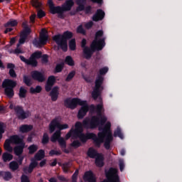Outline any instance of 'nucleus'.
I'll return each mask as SVG.
<instances>
[{
    "mask_svg": "<svg viewBox=\"0 0 182 182\" xmlns=\"http://www.w3.org/2000/svg\"><path fill=\"white\" fill-rule=\"evenodd\" d=\"M100 104L97 105H92L89 107L87 102L82 100L79 98L67 99L65 101V105L70 109H75L76 106H82L78 111V119H83L86 114L89 112L91 114L97 113V116H92L91 119L85 118L82 124V122H76L75 129L72 128L70 132L65 135V140H68L70 137L73 139H80V140L85 143L92 139L97 146H100L104 143L105 148L107 150L110 149V142L113 140V135L110 130L112 124L109 122L106 123L107 118L102 114L103 110V104L102 103V98H98ZM105 123H106L105 124Z\"/></svg>",
    "mask_w": 182,
    "mask_h": 182,
    "instance_id": "nucleus-1",
    "label": "nucleus"
},
{
    "mask_svg": "<svg viewBox=\"0 0 182 182\" xmlns=\"http://www.w3.org/2000/svg\"><path fill=\"white\" fill-rule=\"evenodd\" d=\"M103 36V31H99L96 33L95 39L91 44L90 48L86 46V39L82 41L81 46L83 48V53L85 59H90L95 50H102L105 46V38H100Z\"/></svg>",
    "mask_w": 182,
    "mask_h": 182,
    "instance_id": "nucleus-2",
    "label": "nucleus"
},
{
    "mask_svg": "<svg viewBox=\"0 0 182 182\" xmlns=\"http://www.w3.org/2000/svg\"><path fill=\"white\" fill-rule=\"evenodd\" d=\"M11 143L18 144V146L14 147V153L16 156H21L23 151V149H25V142H23V140L16 135L12 136L9 139L6 140L4 149L7 151H9V153L14 151V148L11 146Z\"/></svg>",
    "mask_w": 182,
    "mask_h": 182,
    "instance_id": "nucleus-3",
    "label": "nucleus"
},
{
    "mask_svg": "<svg viewBox=\"0 0 182 182\" xmlns=\"http://www.w3.org/2000/svg\"><path fill=\"white\" fill-rule=\"evenodd\" d=\"M108 71L109 68H107V67H105L100 70V75L97 77L95 87L92 93V96L95 100L100 96V93H102V90H103V86H102V85H103L104 78L102 75H106Z\"/></svg>",
    "mask_w": 182,
    "mask_h": 182,
    "instance_id": "nucleus-4",
    "label": "nucleus"
},
{
    "mask_svg": "<svg viewBox=\"0 0 182 182\" xmlns=\"http://www.w3.org/2000/svg\"><path fill=\"white\" fill-rule=\"evenodd\" d=\"M48 4L51 14H59L60 18H62V14H63V12H65V11H70L74 5L73 0L66 1L65 3L62 6V7L55 6L52 0H48Z\"/></svg>",
    "mask_w": 182,
    "mask_h": 182,
    "instance_id": "nucleus-5",
    "label": "nucleus"
},
{
    "mask_svg": "<svg viewBox=\"0 0 182 182\" xmlns=\"http://www.w3.org/2000/svg\"><path fill=\"white\" fill-rule=\"evenodd\" d=\"M73 35L71 32L66 31L63 35L58 34L53 37L59 48H61L64 52L68 50V39H70Z\"/></svg>",
    "mask_w": 182,
    "mask_h": 182,
    "instance_id": "nucleus-6",
    "label": "nucleus"
},
{
    "mask_svg": "<svg viewBox=\"0 0 182 182\" xmlns=\"http://www.w3.org/2000/svg\"><path fill=\"white\" fill-rule=\"evenodd\" d=\"M45 157V151L44 150H39L38 153L35 155V159H31V163L28 168H24V173H32L33 169L36 166H38V161L36 160L41 161L42 159Z\"/></svg>",
    "mask_w": 182,
    "mask_h": 182,
    "instance_id": "nucleus-7",
    "label": "nucleus"
},
{
    "mask_svg": "<svg viewBox=\"0 0 182 182\" xmlns=\"http://www.w3.org/2000/svg\"><path fill=\"white\" fill-rule=\"evenodd\" d=\"M3 87L5 88V94L8 97H14V87L16 86V82L11 80H5L2 83Z\"/></svg>",
    "mask_w": 182,
    "mask_h": 182,
    "instance_id": "nucleus-8",
    "label": "nucleus"
},
{
    "mask_svg": "<svg viewBox=\"0 0 182 182\" xmlns=\"http://www.w3.org/2000/svg\"><path fill=\"white\" fill-rule=\"evenodd\" d=\"M48 42V31L46 29H42L40 33L39 40L35 39L33 41V45L36 48H41V46H43V45H46Z\"/></svg>",
    "mask_w": 182,
    "mask_h": 182,
    "instance_id": "nucleus-9",
    "label": "nucleus"
},
{
    "mask_svg": "<svg viewBox=\"0 0 182 182\" xmlns=\"http://www.w3.org/2000/svg\"><path fill=\"white\" fill-rule=\"evenodd\" d=\"M87 154L89 157H91V159H95V157L96 158L95 164L97 167H103V155L97 154V151L92 148L88 150Z\"/></svg>",
    "mask_w": 182,
    "mask_h": 182,
    "instance_id": "nucleus-10",
    "label": "nucleus"
},
{
    "mask_svg": "<svg viewBox=\"0 0 182 182\" xmlns=\"http://www.w3.org/2000/svg\"><path fill=\"white\" fill-rule=\"evenodd\" d=\"M55 129H59L60 130H65L66 129H69V125H68L67 124H61L60 120H59V119L58 118H55L50 122L49 125L50 133H53Z\"/></svg>",
    "mask_w": 182,
    "mask_h": 182,
    "instance_id": "nucleus-11",
    "label": "nucleus"
},
{
    "mask_svg": "<svg viewBox=\"0 0 182 182\" xmlns=\"http://www.w3.org/2000/svg\"><path fill=\"white\" fill-rule=\"evenodd\" d=\"M23 31L21 32L19 43L17 45V48H19L20 45H23L25 43V41H26V38H28V35L31 33V28L28 26V21L23 22Z\"/></svg>",
    "mask_w": 182,
    "mask_h": 182,
    "instance_id": "nucleus-12",
    "label": "nucleus"
},
{
    "mask_svg": "<svg viewBox=\"0 0 182 182\" xmlns=\"http://www.w3.org/2000/svg\"><path fill=\"white\" fill-rule=\"evenodd\" d=\"M59 137H60V131H56L51 136V141L55 143V141L58 140L60 147H62V149H66V141L63 138Z\"/></svg>",
    "mask_w": 182,
    "mask_h": 182,
    "instance_id": "nucleus-13",
    "label": "nucleus"
},
{
    "mask_svg": "<svg viewBox=\"0 0 182 182\" xmlns=\"http://www.w3.org/2000/svg\"><path fill=\"white\" fill-rule=\"evenodd\" d=\"M10 109H14L18 119H26L29 114L23 112V109L21 107H14V105H10Z\"/></svg>",
    "mask_w": 182,
    "mask_h": 182,
    "instance_id": "nucleus-14",
    "label": "nucleus"
},
{
    "mask_svg": "<svg viewBox=\"0 0 182 182\" xmlns=\"http://www.w3.org/2000/svg\"><path fill=\"white\" fill-rule=\"evenodd\" d=\"M31 76L34 80H38V82H43V80H45V76L43 74L38 71L32 72Z\"/></svg>",
    "mask_w": 182,
    "mask_h": 182,
    "instance_id": "nucleus-15",
    "label": "nucleus"
},
{
    "mask_svg": "<svg viewBox=\"0 0 182 182\" xmlns=\"http://www.w3.org/2000/svg\"><path fill=\"white\" fill-rule=\"evenodd\" d=\"M55 82H56V77H55V76L52 75L48 77L47 84L46 85V92L50 91V90L52 89V86L55 85Z\"/></svg>",
    "mask_w": 182,
    "mask_h": 182,
    "instance_id": "nucleus-16",
    "label": "nucleus"
},
{
    "mask_svg": "<svg viewBox=\"0 0 182 182\" xmlns=\"http://www.w3.org/2000/svg\"><path fill=\"white\" fill-rule=\"evenodd\" d=\"M105 18V11L99 9L97 11V13L93 16L92 19L93 21H102Z\"/></svg>",
    "mask_w": 182,
    "mask_h": 182,
    "instance_id": "nucleus-17",
    "label": "nucleus"
},
{
    "mask_svg": "<svg viewBox=\"0 0 182 182\" xmlns=\"http://www.w3.org/2000/svg\"><path fill=\"white\" fill-rule=\"evenodd\" d=\"M84 180H86L89 182H96V177L92 171L86 172L84 176Z\"/></svg>",
    "mask_w": 182,
    "mask_h": 182,
    "instance_id": "nucleus-18",
    "label": "nucleus"
},
{
    "mask_svg": "<svg viewBox=\"0 0 182 182\" xmlns=\"http://www.w3.org/2000/svg\"><path fill=\"white\" fill-rule=\"evenodd\" d=\"M59 95V87H54L50 92V96L53 102L58 100V96Z\"/></svg>",
    "mask_w": 182,
    "mask_h": 182,
    "instance_id": "nucleus-19",
    "label": "nucleus"
},
{
    "mask_svg": "<svg viewBox=\"0 0 182 182\" xmlns=\"http://www.w3.org/2000/svg\"><path fill=\"white\" fill-rule=\"evenodd\" d=\"M20 59L21 60H22V62H24V63H26V65H31V66H36V63L32 58H30L29 60H28L25 58V57L21 55Z\"/></svg>",
    "mask_w": 182,
    "mask_h": 182,
    "instance_id": "nucleus-20",
    "label": "nucleus"
},
{
    "mask_svg": "<svg viewBox=\"0 0 182 182\" xmlns=\"http://www.w3.org/2000/svg\"><path fill=\"white\" fill-rule=\"evenodd\" d=\"M41 57H42V53L37 51V52L34 53L33 54H32L30 59H33V60L35 61L36 66L38 65V61H36V59H39Z\"/></svg>",
    "mask_w": 182,
    "mask_h": 182,
    "instance_id": "nucleus-21",
    "label": "nucleus"
},
{
    "mask_svg": "<svg viewBox=\"0 0 182 182\" xmlns=\"http://www.w3.org/2000/svg\"><path fill=\"white\" fill-rule=\"evenodd\" d=\"M33 128L32 125H23L20 127V132L21 133H28V132H31V130Z\"/></svg>",
    "mask_w": 182,
    "mask_h": 182,
    "instance_id": "nucleus-22",
    "label": "nucleus"
},
{
    "mask_svg": "<svg viewBox=\"0 0 182 182\" xmlns=\"http://www.w3.org/2000/svg\"><path fill=\"white\" fill-rule=\"evenodd\" d=\"M70 167H72V164L70 162H65L62 165V168L64 173H68Z\"/></svg>",
    "mask_w": 182,
    "mask_h": 182,
    "instance_id": "nucleus-23",
    "label": "nucleus"
},
{
    "mask_svg": "<svg viewBox=\"0 0 182 182\" xmlns=\"http://www.w3.org/2000/svg\"><path fill=\"white\" fill-rule=\"evenodd\" d=\"M86 0H77V4L79 5L77 11H83L85 9V4Z\"/></svg>",
    "mask_w": 182,
    "mask_h": 182,
    "instance_id": "nucleus-24",
    "label": "nucleus"
},
{
    "mask_svg": "<svg viewBox=\"0 0 182 182\" xmlns=\"http://www.w3.org/2000/svg\"><path fill=\"white\" fill-rule=\"evenodd\" d=\"M9 167L11 170H12L13 171H15L16 170H18V168H19V165L16 161H11L9 164Z\"/></svg>",
    "mask_w": 182,
    "mask_h": 182,
    "instance_id": "nucleus-25",
    "label": "nucleus"
},
{
    "mask_svg": "<svg viewBox=\"0 0 182 182\" xmlns=\"http://www.w3.org/2000/svg\"><path fill=\"white\" fill-rule=\"evenodd\" d=\"M2 157H3L4 161H11V160L14 159V156H12V154H8V153H4Z\"/></svg>",
    "mask_w": 182,
    "mask_h": 182,
    "instance_id": "nucleus-26",
    "label": "nucleus"
},
{
    "mask_svg": "<svg viewBox=\"0 0 182 182\" xmlns=\"http://www.w3.org/2000/svg\"><path fill=\"white\" fill-rule=\"evenodd\" d=\"M38 149H39V146H38V145L33 144L30 146L28 147L29 154H33V153L38 151Z\"/></svg>",
    "mask_w": 182,
    "mask_h": 182,
    "instance_id": "nucleus-27",
    "label": "nucleus"
},
{
    "mask_svg": "<svg viewBox=\"0 0 182 182\" xmlns=\"http://www.w3.org/2000/svg\"><path fill=\"white\" fill-rule=\"evenodd\" d=\"M65 63L67 65H68L69 66H74L75 65V61H73V58H72L69 55L65 58Z\"/></svg>",
    "mask_w": 182,
    "mask_h": 182,
    "instance_id": "nucleus-28",
    "label": "nucleus"
},
{
    "mask_svg": "<svg viewBox=\"0 0 182 182\" xmlns=\"http://www.w3.org/2000/svg\"><path fill=\"white\" fill-rule=\"evenodd\" d=\"M30 92L31 93H41V92H42V87L38 85L36 88L31 87L30 89Z\"/></svg>",
    "mask_w": 182,
    "mask_h": 182,
    "instance_id": "nucleus-29",
    "label": "nucleus"
},
{
    "mask_svg": "<svg viewBox=\"0 0 182 182\" xmlns=\"http://www.w3.org/2000/svg\"><path fill=\"white\" fill-rule=\"evenodd\" d=\"M18 25V21L16 20H10L5 24L6 28H9V26H16Z\"/></svg>",
    "mask_w": 182,
    "mask_h": 182,
    "instance_id": "nucleus-30",
    "label": "nucleus"
},
{
    "mask_svg": "<svg viewBox=\"0 0 182 182\" xmlns=\"http://www.w3.org/2000/svg\"><path fill=\"white\" fill-rule=\"evenodd\" d=\"M114 137H119V139H124L123 134L122 133V131L120 130V128H118L116 129V131L114 133Z\"/></svg>",
    "mask_w": 182,
    "mask_h": 182,
    "instance_id": "nucleus-31",
    "label": "nucleus"
},
{
    "mask_svg": "<svg viewBox=\"0 0 182 182\" xmlns=\"http://www.w3.org/2000/svg\"><path fill=\"white\" fill-rule=\"evenodd\" d=\"M3 177L6 181L11 180V178H12V173L9 171L4 172L3 173Z\"/></svg>",
    "mask_w": 182,
    "mask_h": 182,
    "instance_id": "nucleus-32",
    "label": "nucleus"
},
{
    "mask_svg": "<svg viewBox=\"0 0 182 182\" xmlns=\"http://www.w3.org/2000/svg\"><path fill=\"white\" fill-rule=\"evenodd\" d=\"M69 46L71 50H75V49H76V41H75V39H72L70 41Z\"/></svg>",
    "mask_w": 182,
    "mask_h": 182,
    "instance_id": "nucleus-33",
    "label": "nucleus"
},
{
    "mask_svg": "<svg viewBox=\"0 0 182 182\" xmlns=\"http://www.w3.org/2000/svg\"><path fill=\"white\" fill-rule=\"evenodd\" d=\"M75 74L76 73L75 71H71L65 79L66 82H70V80H72V79H73V77H75Z\"/></svg>",
    "mask_w": 182,
    "mask_h": 182,
    "instance_id": "nucleus-34",
    "label": "nucleus"
},
{
    "mask_svg": "<svg viewBox=\"0 0 182 182\" xmlns=\"http://www.w3.org/2000/svg\"><path fill=\"white\" fill-rule=\"evenodd\" d=\"M26 96V89L21 87L20 88V91H19V97H25Z\"/></svg>",
    "mask_w": 182,
    "mask_h": 182,
    "instance_id": "nucleus-35",
    "label": "nucleus"
},
{
    "mask_svg": "<svg viewBox=\"0 0 182 182\" xmlns=\"http://www.w3.org/2000/svg\"><path fill=\"white\" fill-rule=\"evenodd\" d=\"M49 141V136L48 134L45 133L43 136L42 143L43 144H46Z\"/></svg>",
    "mask_w": 182,
    "mask_h": 182,
    "instance_id": "nucleus-36",
    "label": "nucleus"
},
{
    "mask_svg": "<svg viewBox=\"0 0 182 182\" xmlns=\"http://www.w3.org/2000/svg\"><path fill=\"white\" fill-rule=\"evenodd\" d=\"M32 5L33 6H35V8H41V6H42V3H41L38 0H33Z\"/></svg>",
    "mask_w": 182,
    "mask_h": 182,
    "instance_id": "nucleus-37",
    "label": "nucleus"
},
{
    "mask_svg": "<svg viewBox=\"0 0 182 182\" xmlns=\"http://www.w3.org/2000/svg\"><path fill=\"white\" fill-rule=\"evenodd\" d=\"M5 133V125L4 124H0V139H2V134Z\"/></svg>",
    "mask_w": 182,
    "mask_h": 182,
    "instance_id": "nucleus-38",
    "label": "nucleus"
},
{
    "mask_svg": "<svg viewBox=\"0 0 182 182\" xmlns=\"http://www.w3.org/2000/svg\"><path fill=\"white\" fill-rule=\"evenodd\" d=\"M23 80H24V83H26V85H27V86H30L31 85V77H28V76H24L23 77Z\"/></svg>",
    "mask_w": 182,
    "mask_h": 182,
    "instance_id": "nucleus-39",
    "label": "nucleus"
},
{
    "mask_svg": "<svg viewBox=\"0 0 182 182\" xmlns=\"http://www.w3.org/2000/svg\"><path fill=\"white\" fill-rule=\"evenodd\" d=\"M71 146L73 147H75V149L77 147H80V141H74L72 144Z\"/></svg>",
    "mask_w": 182,
    "mask_h": 182,
    "instance_id": "nucleus-40",
    "label": "nucleus"
},
{
    "mask_svg": "<svg viewBox=\"0 0 182 182\" xmlns=\"http://www.w3.org/2000/svg\"><path fill=\"white\" fill-rule=\"evenodd\" d=\"M119 168L120 171L124 170V161L122 159H119Z\"/></svg>",
    "mask_w": 182,
    "mask_h": 182,
    "instance_id": "nucleus-41",
    "label": "nucleus"
},
{
    "mask_svg": "<svg viewBox=\"0 0 182 182\" xmlns=\"http://www.w3.org/2000/svg\"><path fill=\"white\" fill-rule=\"evenodd\" d=\"M50 156H59L60 154V151H55V150H51L49 153Z\"/></svg>",
    "mask_w": 182,
    "mask_h": 182,
    "instance_id": "nucleus-42",
    "label": "nucleus"
},
{
    "mask_svg": "<svg viewBox=\"0 0 182 182\" xmlns=\"http://www.w3.org/2000/svg\"><path fill=\"white\" fill-rule=\"evenodd\" d=\"M77 174H79V171H75L74 174L73 175V182H76L77 180Z\"/></svg>",
    "mask_w": 182,
    "mask_h": 182,
    "instance_id": "nucleus-43",
    "label": "nucleus"
},
{
    "mask_svg": "<svg viewBox=\"0 0 182 182\" xmlns=\"http://www.w3.org/2000/svg\"><path fill=\"white\" fill-rule=\"evenodd\" d=\"M62 69H63V65H62V64H58L55 68V71L58 73L62 72Z\"/></svg>",
    "mask_w": 182,
    "mask_h": 182,
    "instance_id": "nucleus-44",
    "label": "nucleus"
},
{
    "mask_svg": "<svg viewBox=\"0 0 182 182\" xmlns=\"http://www.w3.org/2000/svg\"><path fill=\"white\" fill-rule=\"evenodd\" d=\"M77 32L78 33H85V29H83L82 25L78 26V28H77Z\"/></svg>",
    "mask_w": 182,
    "mask_h": 182,
    "instance_id": "nucleus-45",
    "label": "nucleus"
},
{
    "mask_svg": "<svg viewBox=\"0 0 182 182\" xmlns=\"http://www.w3.org/2000/svg\"><path fill=\"white\" fill-rule=\"evenodd\" d=\"M44 16H45V12L43 11L39 10L38 11L37 16L38 18H43Z\"/></svg>",
    "mask_w": 182,
    "mask_h": 182,
    "instance_id": "nucleus-46",
    "label": "nucleus"
},
{
    "mask_svg": "<svg viewBox=\"0 0 182 182\" xmlns=\"http://www.w3.org/2000/svg\"><path fill=\"white\" fill-rule=\"evenodd\" d=\"M21 182H29V178H28V176L26 175H22Z\"/></svg>",
    "mask_w": 182,
    "mask_h": 182,
    "instance_id": "nucleus-47",
    "label": "nucleus"
},
{
    "mask_svg": "<svg viewBox=\"0 0 182 182\" xmlns=\"http://www.w3.org/2000/svg\"><path fill=\"white\" fill-rule=\"evenodd\" d=\"M9 75L11 77H16V73H15V71L12 69H10L9 70Z\"/></svg>",
    "mask_w": 182,
    "mask_h": 182,
    "instance_id": "nucleus-48",
    "label": "nucleus"
},
{
    "mask_svg": "<svg viewBox=\"0 0 182 182\" xmlns=\"http://www.w3.org/2000/svg\"><path fill=\"white\" fill-rule=\"evenodd\" d=\"M92 26H93V22L92 21H90L85 24V28L87 29H90V28H92Z\"/></svg>",
    "mask_w": 182,
    "mask_h": 182,
    "instance_id": "nucleus-49",
    "label": "nucleus"
},
{
    "mask_svg": "<svg viewBox=\"0 0 182 182\" xmlns=\"http://www.w3.org/2000/svg\"><path fill=\"white\" fill-rule=\"evenodd\" d=\"M42 62H43V63H48V55H43L42 56Z\"/></svg>",
    "mask_w": 182,
    "mask_h": 182,
    "instance_id": "nucleus-50",
    "label": "nucleus"
},
{
    "mask_svg": "<svg viewBox=\"0 0 182 182\" xmlns=\"http://www.w3.org/2000/svg\"><path fill=\"white\" fill-rule=\"evenodd\" d=\"M14 53H16V55H18V53H22V50H21L20 48H16L14 50Z\"/></svg>",
    "mask_w": 182,
    "mask_h": 182,
    "instance_id": "nucleus-51",
    "label": "nucleus"
},
{
    "mask_svg": "<svg viewBox=\"0 0 182 182\" xmlns=\"http://www.w3.org/2000/svg\"><path fill=\"white\" fill-rule=\"evenodd\" d=\"M33 137H35V134L29 135V136L28 137V141H32V139H33Z\"/></svg>",
    "mask_w": 182,
    "mask_h": 182,
    "instance_id": "nucleus-52",
    "label": "nucleus"
},
{
    "mask_svg": "<svg viewBox=\"0 0 182 182\" xmlns=\"http://www.w3.org/2000/svg\"><path fill=\"white\" fill-rule=\"evenodd\" d=\"M35 18H36V15H35V14L32 15V16L30 17V21H31V22H34Z\"/></svg>",
    "mask_w": 182,
    "mask_h": 182,
    "instance_id": "nucleus-53",
    "label": "nucleus"
},
{
    "mask_svg": "<svg viewBox=\"0 0 182 182\" xmlns=\"http://www.w3.org/2000/svg\"><path fill=\"white\" fill-rule=\"evenodd\" d=\"M45 164H46V160L41 161L40 163V167H43V166H45Z\"/></svg>",
    "mask_w": 182,
    "mask_h": 182,
    "instance_id": "nucleus-54",
    "label": "nucleus"
},
{
    "mask_svg": "<svg viewBox=\"0 0 182 182\" xmlns=\"http://www.w3.org/2000/svg\"><path fill=\"white\" fill-rule=\"evenodd\" d=\"M12 30H13L12 28L7 27L4 33H8V32H11Z\"/></svg>",
    "mask_w": 182,
    "mask_h": 182,
    "instance_id": "nucleus-55",
    "label": "nucleus"
},
{
    "mask_svg": "<svg viewBox=\"0 0 182 182\" xmlns=\"http://www.w3.org/2000/svg\"><path fill=\"white\" fill-rule=\"evenodd\" d=\"M7 68L10 70L11 69L14 70V68H15V65H14V64H8Z\"/></svg>",
    "mask_w": 182,
    "mask_h": 182,
    "instance_id": "nucleus-56",
    "label": "nucleus"
},
{
    "mask_svg": "<svg viewBox=\"0 0 182 182\" xmlns=\"http://www.w3.org/2000/svg\"><path fill=\"white\" fill-rule=\"evenodd\" d=\"M57 164H58V162L56 161V160H54V161L50 164V166H52L53 167H55V166H56Z\"/></svg>",
    "mask_w": 182,
    "mask_h": 182,
    "instance_id": "nucleus-57",
    "label": "nucleus"
},
{
    "mask_svg": "<svg viewBox=\"0 0 182 182\" xmlns=\"http://www.w3.org/2000/svg\"><path fill=\"white\" fill-rule=\"evenodd\" d=\"M50 182H57L58 180L56 179V178H51L49 179Z\"/></svg>",
    "mask_w": 182,
    "mask_h": 182,
    "instance_id": "nucleus-58",
    "label": "nucleus"
},
{
    "mask_svg": "<svg viewBox=\"0 0 182 182\" xmlns=\"http://www.w3.org/2000/svg\"><path fill=\"white\" fill-rule=\"evenodd\" d=\"M120 154L121 156H124V154H126V151H124V149L121 150Z\"/></svg>",
    "mask_w": 182,
    "mask_h": 182,
    "instance_id": "nucleus-59",
    "label": "nucleus"
},
{
    "mask_svg": "<svg viewBox=\"0 0 182 182\" xmlns=\"http://www.w3.org/2000/svg\"><path fill=\"white\" fill-rule=\"evenodd\" d=\"M22 161H23V157H20L18 160L19 164H22Z\"/></svg>",
    "mask_w": 182,
    "mask_h": 182,
    "instance_id": "nucleus-60",
    "label": "nucleus"
},
{
    "mask_svg": "<svg viewBox=\"0 0 182 182\" xmlns=\"http://www.w3.org/2000/svg\"><path fill=\"white\" fill-rule=\"evenodd\" d=\"M60 180H61V181H66V178L63 176H60Z\"/></svg>",
    "mask_w": 182,
    "mask_h": 182,
    "instance_id": "nucleus-61",
    "label": "nucleus"
},
{
    "mask_svg": "<svg viewBox=\"0 0 182 182\" xmlns=\"http://www.w3.org/2000/svg\"><path fill=\"white\" fill-rule=\"evenodd\" d=\"M92 2H97V4H102V0H92Z\"/></svg>",
    "mask_w": 182,
    "mask_h": 182,
    "instance_id": "nucleus-62",
    "label": "nucleus"
},
{
    "mask_svg": "<svg viewBox=\"0 0 182 182\" xmlns=\"http://www.w3.org/2000/svg\"><path fill=\"white\" fill-rule=\"evenodd\" d=\"M10 43H11V45H13V43H15V38L11 39Z\"/></svg>",
    "mask_w": 182,
    "mask_h": 182,
    "instance_id": "nucleus-63",
    "label": "nucleus"
},
{
    "mask_svg": "<svg viewBox=\"0 0 182 182\" xmlns=\"http://www.w3.org/2000/svg\"><path fill=\"white\" fill-rule=\"evenodd\" d=\"M5 107L0 105V112H2V110H4Z\"/></svg>",
    "mask_w": 182,
    "mask_h": 182,
    "instance_id": "nucleus-64",
    "label": "nucleus"
}]
</instances>
